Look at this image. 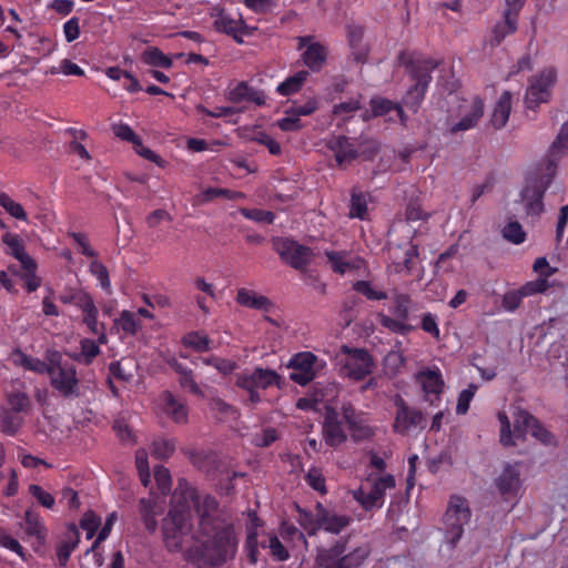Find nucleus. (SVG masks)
<instances>
[{"mask_svg":"<svg viewBox=\"0 0 568 568\" xmlns=\"http://www.w3.org/2000/svg\"><path fill=\"white\" fill-rule=\"evenodd\" d=\"M183 57H185L184 53H175L173 55H168L156 47H148L141 53V60L143 63L153 68L163 69L172 68L174 60Z\"/></svg>","mask_w":568,"mask_h":568,"instance_id":"cd10ccee","label":"nucleus"},{"mask_svg":"<svg viewBox=\"0 0 568 568\" xmlns=\"http://www.w3.org/2000/svg\"><path fill=\"white\" fill-rule=\"evenodd\" d=\"M549 155L555 160L568 156V122L564 123L549 148Z\"/></svg>","mask_w":568,"mask_h":568,"instance_id":"ea45409f","label":"nucleus"},{"mask_svg":"<svg viewBox=\"0 0 568 568\" xmlns=\"http://www.w3.org/2000/svg\"><path fill=\"white\" fill-rule=\"evenodd\" d=\"M555 175V164L547 165V173L532 180L521 192V202L527 215H539L544 211L542 196Z\"/></svg>","mask_w":568,"mask_h":568,"instance_id":"9b49d317","label":"nucleus"},{"mask_svg":"<svg viewBox=\"0 0 568 568\" xmlns=\"http://www.w3.org/2000/svg\"><path fill=\"white\" fill-rule=\"evenodd\" d=\"M30 400L23 393H12L8 396L9 410L21 413L29 408Z\"/></svg>","mask_w":568,"mask_h":568,"instance_id":"0e129e2a","label":"nucleus"},{"mask_svg":"<svg viewBox=\"0 0 568 568\" xmlns=\"http://www.w3.org/2000/svg\"><path fill=\"white\" fill-rule=\"evenodd\" d=\"M182 343L185 347H190L196 352H206L211 349L210 338L201 332L187 333L183 337Z\"/></svg>","mask_w":568,"mask_h":568,"instance_id":"c03bdc74","label":"nucleus"},{"mask_svg":"<svg viewBox=\"0 0 568 568\" xmlns=\"http://www.w3.org/2000/svg\"><path fill=\"white\" fill-rule=\"evenodd\" d=\"M50 74H57L62 73L64 75H77V77H83L84 70L79 67L77 63L72 62L69 59H64L60 62L59 67H52L48 71Z\"/></svg>","mask_w":568,"mask_h":568,"instance_id":"13d9d810","label":"nucleus"},{"mask_svg":"<svg viewBox=\"0 0 568 568\" xmlns=\"http://www.w3.org/2000/svg\"><path fill=\"white\" fill-rule=\"evenodd\" d=\"M281 376L273 369L257 367L237 375L236 385L247 392L252 404L261 402L258 389L278 385Z\"/></svg>","mask_w":568,"mask_h":568,"instance_id":"1a4fd4ad","label":"nucleus"},{"mask_svg":"<svg viewBox=\"0 0 568 568\" xmlns=\"http://www.w3.org/2000/svg\"><path fill=\"white\" fill-rule=\"evenodd\" d=\"M152 455L159 459L169 458L175 450V444L172 439L158 438L151 446Z\"/></svg>","mask_w":568,"mask_h":568,"instance_id":"3c124183","label":"nucleus"},{"mask_svg":"<svg viewBox=\"0 0 568 568\" xmlns=\"http://www.w3.org/2000/svg\"><path fill=\"white\" fill-rule=\"evenodd\" d=\"M216 514L213 497L180 486L162 525L166 549L184 551L187 559L212 566L233 559L237 551L236 535L232 526L221 525Z\"/></svg>","mask_w":568,"mask_h":568,"instance_id":"f257e3e1","label":"nucleus"},{"mask_svg":"<svg viewBox=\"0 0 568 568\" xmlns=\"http://www.w3.org/2000/svg\"><path fill=\"white\" fill-rule=\"evenodd\" d=\"M367 203L363 194L354 193L351 200L349 216L364 220L366 217Z\"/></svg>","mask_w":568,"mask_h":568,"instance_id":"052dcab7","label":"nucleus"},{"mask_svg":"<svg viewBox=\"0 0 568 568\" xmlns=\"http://www.w3.org/2000/svg\"><path fill=\"white\" fill-rule=\"evenodd\" d=\"M348 43L352 49V54L357 61H363L367 54V48L363 40V29L357 26H349L347 30Z\"/></svg>","mask_w":568,"mask_h":568,"instance_id":"e433bc0d","label":"nucleus"},{"mask_svg":"<svg viewBox=\"0 0 568 568\" xmlns=\"http://www.w3.org/2000/svg\"><path fill=\"white\" fill-rule=\"evenodd\" d=\"M381 324L394 333L407 334L413 329V326L405 323L402 318H392L385 314L378 315Z\"/></svg>","mask_w":568,"mask_h":568,"instance_id":"864d4df0","label":"nucleus"},{"mask_svg":"<svg viewBox=\"0 0 568 568\" xmlns=\"http://www.w3.org/2000/svg\"><path fill=\"white\" fill-rule=\"evenodd\" d=\"M558 80V70L547 65L534 73L527 82L524 104L529 110H536L540 104L548 103Z\"/></svg>","mask_w":568,"mask_h":568,"instance_id":"423d86ee","label":"nucleus"},{"mask_svg":"<svg viewBox=\"0 0 568 568\" xmlns=\"http://www.w3.org/2000/svg\"><path fill=\"white\" fill-rule=\"evenodd\" d=\"M497 419L500 425V443L504 446H515L527 435H531L545 445L554 443L552 435L528 412L517 405H510L507 409L498 412Z\"/></svg>","mask_w":568,"mask_h":568,"instance_id":"f03ea898","label":"nucleus"},{"mask_svg":"<svg viewBox=\"0 0 568 568\" xmlns=\"http://www.w3.org/2000/svg\"><path fill=\"white\" fill-rule=\"evenodd\" d=\"M395 404L397 407L394 422L395 432L408 434L422 426L424 417L419 410L409 408L402 398H398Z\"/></svg>","mask_w":568,"mask_h":568,"instance_id":"aec40b11","label":"nucleus"},{"mask_svg":"<svg viewBox=\"0 0 568 568\" xmlns=\"http://www.w3.org/2000/svg\"><path fill=\"white\" fill-rule=\"evenodd\" d=\"M161 414L171 418L174 423L182 424L187 420L186 405L173 396L170 392H164L158 403Z\"/></svg>","mask_w":568,"mask_h":568,"instance_id":"412c9836","label":"nucleus"},{"mask_svg":"<svg viewBox=\"0 0 568 568\" xmlns=\"http://www.w3.org/2000/svg\"><path fill=\"white\" fill-rule=\"evenodd\" d=\"M133 148H134V151L140 156L144 158L145 160H149V161L155 163L160 168H165L166 166V164H168L166 161L164 159H162L159 154L153 152L151 149L144 146L142 141H141V139H139L135 142Z\"/></svg>","mask_w":568,"mask_h":568,"instance_id":"680f3d73","label":"nucleus"},{"mask_svg":"<svg viewBox=\"0 0 568 568\" xmlns=\"http://www.w3.org/2000/svg\"><path fill=\"white\" fill-rule=\"evenodd\" d=\"M328 146L334 152L336 162L339 166L348 163L356 156V150L347 138H332L329 140Z\"/></svg>","mask_w":568,"mask_h":568,"instance_id":"2f4dec72","label":"nucleus"},{"mask_svg":"<svg viewBox=\"0 0 568 568\" xmlns=\"http://www.w3.org/2000/svg\"><path fill=\"white\" fill-rule=\"evenodd\" d=\"M114 324L118 328L129 335H135L142 326L136 314L130 311H122L119 317L114 320Z\"/></svg>","mask_w":568,"mask_h":568,"instance_id":"79ce46f5","label":"nucleus"},{"mask_svg":"<svg viewBox=\"0 0 568 568\" xmlns=\"http://www.w3.org/2000/svg\"><path fill=\"white\" fill-rule=\"evenodd\" d=\"M342 373L353 379L359 381L369 375L374 363L371 355L362 348L342 346L336 356Z\"/></svg>","mask_w":568,"mask_h":568,"instance_id":"6e6552de","label":"nucleus"},{"mask_svg":"<svg viewBox=\"0 0 568 568\" xmlns=\"http://www.w3.org/2000/svg\"><path fill=\"white\" fill-rule=\"evenodd\" d=\"M81 312L83 314L84 324L93 334L99 336V343L104 344L106 342L104 325L98 321V308L95 307L93 300L88 303V306L81 308Z\"/></svg>","mask_w":568,"mask_h":568,"instance_id":"473e14b6","label":"nucleus"},{"mask_svg":"<svg viewBox=\"0 0 568 568\" xmlns=\"http://www.w3.org/2000/svg\"><path fill=\"white\" fill-rule=\"evenodd\" d=\"M501 233L505 240L515 245H519L524 243L526 240V232L524 231L523 226L516 221L508 222L504 226Z\"/></svg>","mask_w":568,"mask_h":568,"instance_id":"09e8293b","label":"nucleus"},{"mask_svg":"<svg viewBox=\"0 0 568 568\" xmlns=\"http://www.w3.org/2000/svg\"><path fill=\"white\" fill-rule=\"evenodd\" d=\"M22 527L27 535L33 536L39 540H43L45 537V527L43 520L40 515L33 510L26 511Z\"/></svg>","mask_w":568,"mask_h":568,"instance_id":"4c0bfd02","label":"nucleus"},{"mask_svg":"<svg viewBox=\"0 0 568 568\" xmlns=\"http://www.w3.org/2000/svg\"><path fill=\"white\" fill-rule=\"evenodd\" d=\"M405 363V357L399 349H393L384 357V369L386 374L396 375Z\"/></svg>","mask_w":568,"mask_h":568,"instance_id":"8fccbe9b","label":"nucleus"},{"mask_svg":"<svg viewBox=\"0 0 568 568\" xmlns=\"http://www.w3.org/2000/svg\"><path fill=\"white\" fill-rule=\"evenodd\" d=\"M297 50L302 51L301 59L311 71H320L327 58V49L313 37H298Z\"/></svg>","mask_w":568,"mask_h":568,"instance_id":"2eb2a0df","label":"nucleus"},{"mask_svg":"<svg viewBox=\"0 0 568 568\" xmlns=\"http://www.w3.org/2000/svg\"><path fill=\"white\" fill-rule=\"evenodd\" d=\"M290 378L304 386L313 381L325 367L326 362L311 352H300L288 362Z\"/></svg>","mask_w":568,"mask_h":568,"instance_id":"9d476101","label":"nucleus"},{"mask_svg":"<svg viewBox=\"0 0 568 568\" xmlns=\"http://www.w3.org/2000/svg\"><path fill=\"white\" fill-rule=\"evenodd\" d=\"M30 495L44 508L52 509L55 499L54 497L47 490H44L39 485H30L29 486Z\"/></svg>","mask_w":568,"mask_h":568,"instance_id":"4d7b16f0","label":"nucleus"},{"mask_svg":"<svg viewBox=\"0 0 568 568\" xmlns=\"http://www.w3.org/2000/svg\"><path fill=\"white\" fill-rule=\"evenodd\" d=\"M325 255L332 270L339 274L361 268L364 263L361 257H352L345 252L326 251Z\"/></svg>","mask_w":568,"mask_h":568,"instance_id":"bb28decb","label":"nucleus"},{"mask_svg":"<svg viewBox=\"0 0 568 568\" xmlns=\"http://www.w3.org/2000/svg\"><path fill=\"white\" fill-rule=\"evenodd\" d=\"M477 386L471 384L459 394L456 406L457 414L464 415L467 413L469 404L474 398Z\"/></svg>","mask_w":568,"mask_h":568,"instance_id":"e2e57ef3","label":"nucleus"},{"mask_svg":"<svg viewBox=\"0 0 568 568\" xmlns=\"http://www.w3.org/2000/svg\"><path fill=\"white\" fill-rule=\"evenodd\" d=\"M236 302L242 306L263 312H270L273 307L267 297L247 288H240L237 291Z\"/></svg>","mask_w":568,"mask_h":568,"instance_id":"7c9ffc66","label":"nucleus"},{"mask_svg":"<svg viewBox=\"0 0 568 568\" xmlns=\"http://www.w3.org/2000/svg\"><path fill=\"white\" fill-rule=\"evenodd\" d=\"M22 419L19 413L2 408L0 413V429L6 434H14L21 426Z\"/></svg>","mask_w":568,"mask_h":568,"instance_id":"a18cd8bd","label":"nucleus"},{"mask_svg":"<svg viewBox=\"0 0 568 568\" xmlns=\"http://www.w3.org/2000/svg\"><path fill=\"white\" fill-rule=\"evenodd\" d=\"M2 242L8 247V253L17 258L23 270H31L33 267V260L24 251L20 237L17 234L6 232L2 236Z\"/></svg>","mask_w":568,"mask_h":568,"instance_id":"c756f323","label":"nucleus"},{"mask_svg":"<svg viewBox=\"0 0 568 568\" xmlns=\"http://www.w3.org/2000/svg\"><path fill=\"white\" fill-rule=\"evenodd\" d=\"M307 78L308 71H297L294 74L290 75L287 79H285L283 82H281L276 87V92L283 97H288L291 94L297 93L306 82Z\"/></svg>","mask_w":568,"mask_h":568,"instance_id":"f704fd0d","label":"nucleus"},{"mask_svg":"<svg viewBox=\"0 0 568 568\" xmlns=\"http://www.w3.org/2000/svg\"><path fill=\"white\" fill-rule=\"evenodd\" d=\"M90 272L93 276L97 277L100 286L103 290H105V291L110 290L111 283H110V278H109V273H108L106 267L102 263H100L97 260L92 261L90 264Z\"/></svg>","mask_w":568,"mask_h":568,"instance_id":"bf43d9fd","label":"nucleus"},{"mask_svg":"<svg viewBox=\"0 0 568 568\" xmlns=\"http://www.w3.org/2000/svg\"><path fill=\"white\" fill-rule=\"evenodd\" d=\"M48 374L55 389L64 395L73 394L77 390L78 379L72 365L51 363Z\"/></svg>","mask_w":568,"mask_h":568,"instance_id":"f3484780","label":"nucleus"},{"mask_svg":"<svg viewBox=\"0 0 568 568\" xmlns=\"http://www.w3.org/2000/svg\"><path fill=\"white\" fill-rule=\"evenodd\" d=\"M227 98L235 103L248 101L257 105H263L266 102V97L263 91L255 90L244 81L235 82L230 87Z\"/></svg>","mask_w":568,"mask_h":568,"instance_id":"4be33fe9","label":"nucleus"},{"mask_svg":"<svg viewBox=\"0 0 568 568\" xmlns=\"http://www.w3.org/2000/svg\"><path fill=\"white\" fill-rule=\"evenodd\" d=\"M140 507L146 528L153 531L156 527L155 517L162 510V506L158 505L153 497H150L141 499Z\"/></svg>","mask_w":568,"mask_h":568,"instance_id":"a19ab883","label":"nucleus"},{"mask_svg":"<svg viewBox=\"0 0 568 568\" xmlns=\"http://www.w3.org/2000/svg\"><path fill=\"white\" fill-rule=\"evenodd\" d=\"M277 125L283 131H297L302 128V122L296 113L290 109L286 111L285 116L277 121Z\"/></svg>","mask_w":568,"mask_h":568,"instance_id":"774afa93","label":"nucleus"},{"mask_svg":"<svg viewBox=\"0 0 568 568\" xmlns=\"http://www.w3.org/2000/svg\"><path fill=\"white\" fill-rule=\"evenodd\" d=\"M524 0H506L504 21L496 24L493 30V41L499 44L507 36L517 30V13L521 9Z\"/></svg>","mask_w":568,"mask_h":568,"instance_id":"a211bd4d","label":"nucleus"},{"mask_svg":"<svg viewBox=\"0 0 568 568\" xmlns=\"http://www.w3.org/2000/svg\"><path fill=\"white\" fill-rule=\"evenodd\" d=\"M203 363L213 366L217 372H220L223 375L231 374L236 367V364L234 362L215 356L203 359Z\"/></svg>","mask_w":568,"mask_h":568,"instance_id":"69168bd1","label":"nucleus"},{"mask_svg":"<svg viewBox=\"0 0 568 568\" xmlns=\"http://www.w3.org/2000/svg\"><path fill=\"white\" fill-rule=\"evenodd\" d=\"M495 486L505 500L517 499L521 489L520 470L518 465L507 464L495 478Z\"/></svg>","mask_w":568,"mask_h":568,"instance_id":"dca6fc26","label":"nucleus"},{"mask_svg":"<svg viewBox=\"0 0 568 568\" xmlns=\"http://www.w3.org/2000/svg\"><path fill=\"white\" fill-rule=\"evenodd\" d=\"M0 547L17 554L23 561L27 560V554L20 542L2 528H0Z\"/></svg>","mask_w":568,"mask_h":568,"instance_id":"603ef678","label":"nucleus"},{"mask_svg":"<svg viewBox=\"0 0 568 568\" xmlns=\"http://www.w3.org/2000/svg\"><path fill=\"white\" fill-rule=\"evenodd\" d=\"M371 549L367 545L349 548L347 542L338 540L329 547H320L315 562L318 568H361Z\"/></svg>","mask_w":568,"mask_h":568,"instance_id":"20e7f679","label":"nucleus"},{"mask_svg":"<svg viewBox=\"0 0 568 568\" xmlns=\"http://www.w3.org/2000/svg\"><path fill=\"white\" fill-rule=\"evenodd\" d=\"M355 291L365 295L368 300H384L386 293L383 290L375 287L371 282L358 281L354 285Z\"/></svg>","mask_w":568,"mask_h":568,"instance_id":"6e6d98bb","label":"nucleus"},{"mask_svg":"<svg viewBox=\"0 0 568 568\" xmlns=\"http://www.w3.org/2000/svg\"><path fill=\"white\" fill-rule=\"evenodd\" d=\"M79 542V532L75 526H70L65 532L64 539L61 541V544L58 547V560L60 566H64L71 552L74 550Z\"/></svg>","mask_w":568,"mask_h":568,"instance_id":"c9c22d12","label":"nucleus"},{"mask_svg":"<svg viewBox=\"0 0 568 568\" xmlns=\"http://www.w3.org/2000/svg\"><path fill=\"white\" fill-rule=\"evenodd\" d=\"M59 300L64 304H73L78 308L88 306V303L92 297L84 291L78 288H71L60 294Z\"/></svg>","mask_w":568,"mask_h":568,"instance_id":"37998d69","label":"nucleus"},{"mask_svg":"<svg viewBox=\"0 0 568 568\" xmlns=\"http://www.w3.org/2000/svg\"><path fill=\"white\" fill-rule=\"evenodd\" d=\"M484 113L483 101L474 98L471 100L464 101L459 105V118L449 119L448 128L452 133L464 132L474 128Z\"/></svg>","mask_w":568,"mask_h":568,"instance_id":"4468645a","label":"nucleus"},{"mask_svg":"<svg viewBox=\"0 0 568 568\" xmlns=\"http://www.w3.org/2000/svg\"><path fill=\"white\" fill-rule=\"evenodd\" d=\"M351 521L349 516L337 513L334 509L325 508L321 504L316 505L314 514L298 510V523L310 535L321 529L337 535L342 532Z\"/></svg>","mask_w":568,"mask_h":568,"instance_id":"39448f33","label":"nucleus"},{"mask_svg":"<svg viewBox=\"0 0 568 568\" xmlns=\"http://www.w3.org/2000/svg\"><path fill=\"white\" fill-rule=\"evenodd\" d=\"M513 106V94L509 91H503L498 97L490 116L491 124L496 129L506 125Z\"/></svg>","mask_w":568,"mask_h":568,"instance_id":"a878e982","label":"nucleus"},{"mask_svg":"<svg viewBox=\"0 0 568 568\" xmlns=\"http://www.w3.org/2000/svg\"><path fill=\"white\" fill-rule=\"evenodd\" d=\"M371 106L372 114L368 115L365 113L363 115L365 120H368L372 116H385L388 121L399 120L402 123H405L402 108L389 100L382 98L372 99Z\"/></svg>","mask_w":568,"mask_h":568,"instance_id":"b1692460","label":"nucleus"},{"mask_svg":"<svg viewBox=\"0 0 568 568\" xmlns=\"http://www.w3.org/2000/svg\"><path fill=\"white\" fill-rule=\"evenodd\" d=\"M344 412V418L356 440L367 439L374 435V428L368 424L365 414H356L353 408H346Z\"/></svg>","mask_w":568,"mask_h":568,"instance_id":"5701e85b","label":"nucleus"},{"mask_svg":"<svg viewBox=\"0 0 568 568\" xmlns=\"http://www.w3.org/2000/svg\"><path fill=\"white\" fill-rule=\"evenodd\" d=\"M323 434L325 443L332 447L339 446L346 440V434L341 423L337 420L335 412H327Z\"/></svg>","mask_w":568,"mask_h":568,"instance_id":"393cba45","label":"nucleus"},{"mask_svg":"<svg viewBox=\"0 0 568 568\" xmlns=\"http://www.w3.org/2000/svg\"><path fill=\"white\" fill-rule=\"evenodd\" d=\"M399 61L405 65L412 79L416 81L403 99L404 105L415 112L424 99L425 90L430 81V72L437 67V61L420 53H403Z\"/></svg>","mask_w":568,"mask_h":568,"instance_id":"7ed1b4c3","label":"nucleus"},{"mask_svg":"<svg viewBox=\"0 0 568 568\" xmlns=\"http://www.w3.org/2000/svg\"><path fill=\"white\" fill-rule=\"evenodd\" d=\"M214 28L223 33L230 34L241 43L244 36H251L254 28L248 27L240 12L231 13L224 9H219L212 14Z\"/></svg>","mask_w":568,"mask_h":568,"instance_id":"f8f14e48","label":"nucleus"},{"mask_svg":"<svg viewBox=\"0 0 568 568\" xmlns=\"http://www.w3.org/2000/svg\"><path fill=\"white\" fill-rule=\"evenodd\" d=\"M471 518L469 501L459 495H453L449 498L446 513L444 515L445 539L452 546L462 538L464 528Z\"/></svg>","mask_w":568,"mask_h":568,"instance_id":"0eeeda50","label":"nucleus"},{"mask_svg":"<svg viewBox=\"0 0 568 568\" xmlns=\"http://www.w3.org/2000/svg\"><path fill=\"white\" fill-rule=\"evenodd\" d=\"M366 480L372 486L373 491L378 495L385 503V494L387 490L394 489L396 486L395 477L390 474L372 471Z\"/></svg>","mask_w":568,"mask_h":568,"instance_id":"72a5a7b5","label":"nucleus"},{"mask_svg":"<svg viewBox=\"0 0 568 568\" xmlns=\"http://www.w3.org/2000/svg\"><path fill=\"white\" fill-rule=\"evenodd\" d=\"M274 247L281 257L294 268L305 267L313 257V252L291 239H277Z\"/></svg>","mask_w":568,"mask_h":568,"instance_id":"ddd939ff","label":"nucleus"},{"mask_svg":"<svg viewBox=\"0 0 568 568\" xmlns=\"http://www.w3.org/2000/svg\"><path fill=\"white\" fill-rule=\"evenodd\" d=\"M135 465L142 484L146 487L150 484V469L148 463V453L145 449H139L135 455Z\"/></svg>","mask_w":568,"mask_h":568,"instance_id":"5fc2aeb1","label":"nucleus"},{"mask_svg":"<svg viewBox=\"0 0 568 568\" xmlns=\"http://www.w3.org/2000/svg\"><path fill=\"white\" fill-rule=\"evenodd\" d=\"M172 367L180 374V385L189 389L192 394L205 398V393L203 389L199 386V384L194 381L192 376V372L185 367H183L181 364H179L176 361L172 363Z\"/></svg>","mask_w":568,"mask_h":568,"instance_id":"58836bf2","label":"nucleus"},{"mask_svg":"<svg viewBox=\"0 0 568 568\" xmlns=\"http://www.w3.org/2000/svg\"><path fill=\"white\" fill-rule=\"evenodd\" d=\"M416 381L422 386L426 400L432 405L435 404V400H439V395L444 388V381L437 367L422 369L416 375Z\"/></svg>","mask_w":568,"mask_h":568,"instance_id":"6ab92c4d","label":"nucleus"},{"mask_svg":"<svg viewBox=\"0 0 568 568\" xmlns=\"http://www.w3.org/2000/svg\"><path fill=\"white\" fill-rule=\"evenodd\" d=\"M351 494L366 511L379 509L384 505L383 499L373 491V488L367 480H365L358 488L353 489Z\"/></svg>","mask_w":568,"mask_h":568,"instance_id":"c85d7f7f","label":"nucleus"},{"mask_svg":"<svg viewBox=\"0 0 568 568\" xmlns=\"http://www.w3.org/2000/svg\"><path fill=\"white\" fill-rule=\"evenodd\" d=\"M525 297V295L523 294L521 290H515V291H509L507 293H505L504 297H503V307L505 311L507 312H515L523 298Z\"/></svg>","mask_w":568,"mask_h":568,"instance_id":"338daca9","label":"nucleus"},{"mask_svg":"<svg viewBox=\"0 0 568 568\" xmlns=\"http://www.w3.org/2000/svg\"><path fill=\"white\" fill-rule=\"evenodd\" d=\"M261 546L263 548H268L275 560L285 561L290 557L287 549L275 535H268L266 540L261 541Z\"/></svg>","mask_w":568,"mask_h":568,"instance_id":"de8ad7c7","label":"nucleus"},{"mask_svg":"<svg viewBox=\"0 0 568 568\" xmlns=\"http://www.w3.org/2000/svg\"><path fill=\"white\" fill-rule=\"evenodd\" d=\"M0 206L13 219L19 221H28L23 206L10 197L7 193L0 192Z\"/></svg>","mask_w":568,"mask_h":568,"instance_id":"49530a36","label":"nucleus"}]
</instances>
